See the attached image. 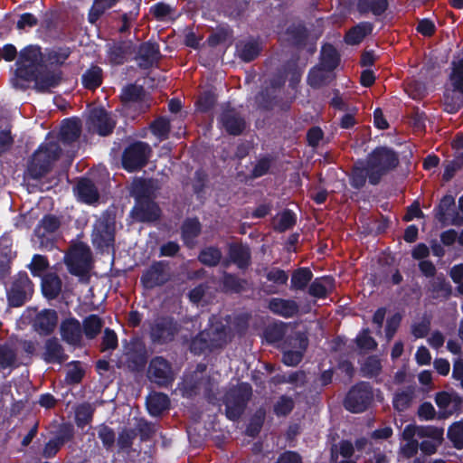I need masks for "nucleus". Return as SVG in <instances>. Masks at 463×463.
I'll use <instances>...</instances> for the list:
<instances>
[{
  "label": "nucleus",
  "mask_w": 463,
  "mask_h": 463,
  "mask_svg": "<svg viewBox=\"0 0 463 463\" xmlns=\"http://www.w3.org/2000/svg\"><path fill=\"white\" fill-rule=\"evenodd\" d=\"M397 163V156L390 148L378 147L373 150L368 158L366 166L370 183L377 184L381 176L394 168Z\"/></svg>",
  "instance_id": "f257e3e1"
},
{
  "label": "nucleus",
  "mask_w": 463,
  "mask_h": 463,
  "mask_svg": "<svg viewBox=\"0 0 463 463\" xmlns=\"http://www.w3.org/2000/svg\"><path fill=\"white\" fill-rule=\"evenodd\" d=\"M452 89H447L444 93L443 105L449 113H456L463 104V60L452 62V71L449 75Z\"/></svg>",
  "instance_id": "f03ea898"
},
{
  "label": "nucleus",
  "mask_w": 463,
  "mask_h": 463,
  "mask_svg": "<svg viewBox=\"0 0 463 463\" xmlns=\"http://www.w3.org/2000/svg\"><path fill=\"white\" fill-rule=\"evenodd\" d=\"M42 55L40 49L36 46L24 48L17 61L16 74L18 77L27 80H33L34 74L39 71Z\"/></svg>",
  "instance_id": "7ed1b4c3"
},
{
  "label": "nucleus",
  "mask_w": 463,
  "mask_h": 463,
  "mask_svg": "<svg viewBox=\"0 0 463 463\" xmlns=\"http://www.w3.org/2000/svg\"><path fill=\"white\" fill-rule=\"evenodd\" d=\"M58 146L54 143H50L40 148L33 154L29 172L34 178L42 176L49 168L52 162L58 157Z\"/></svg>",
  "instance_id": "20e7f679"
},
{
  "label": "nucleus",
  "mask_w": 463,
  "mask_h": 463,
  "mask_svg": "<svg viewBox=\"0 0 463 463\" xmlns=\"http://www.w3.org/2000/svg\"><path fill=\"white\" fill-rule=\"evenodd\" d=\"M65 262L71 273L82 275L90 269V252L82 243L74 245L65 256Z\"/></svg>",
  "instance_id": "39448f33"
},
{
  "label": "nucleus",
  "mask_w": 463,
  "mask_h": 463,
  "mask_svg": "<svg viewBox=\"0 0 463 463\" xmlns=\"http://www.w3.org/2000/svg\"><path fill=\"white\" fill-rule=\"evenodd\" d=\"M143 185L144 184L142 182H138L135 184L133 187V193L137 197L138 202L132 211V215L136 220L140 222L155 221L159 217L160 211L155 203L149 200H142L139 186Z\"/></svg>",
  "instance_id": "423d86ee"
},
{
  "label": "nucleus",
  "mask_w": 463,
  "mask_h": 463,
  "mask_svg": "<svg viewBox=\"0 0 463 463\" xmlns=\"http://www.w3.org/2000/svg\"><path fill=\"white\" fill-rule=\"evenodd\" d=\"M150 153L147 144L138 142L126 149L123 155V166L128 171H135L143 166L146 162Z\"/></svg>",
  "instance_id": "0eeeda50"
},
{
  "label": "nucleus",
  "mask_w": 463,
  "mask_h": 463,
  "mask_svg": "<svg viewBox=\"0 0 463 463\" xmlns=\"http://www.w3.org/2000/svg\"><path fill=\"white\" fill-rule=\"evenodd\" d=\"M372 399V393L367 384L362 383L354 387L347 394L345 406L352 412L364 411Z\"/></svg>",
  "instance_id": "6e6552de"
},
{
  "label": "nucleus",
  "mask_w": 463,
  "mask_h": 463,
  "mask_svg": "<svg viewBox=\"0 0 463 463\" xmlns=\"http://www.w3.org/2000/svg\"><path fill=\"white\" fill-rule=\"evenodd\" d=\"M250 388L247 383H241L237 391H232L226 396V413L230 419H235L241 413L243 404L249 399Z\"/></svg>",
  "instance_id": "1a4fd4ad"
},
{
  "label": "nucleus",
  "mask_w": 463,
  "mask_h": 463,
  "mask_svg": "<svg viewBox=\"0 0 463 463\" xmlns=\"http://www.w3.org/2000/svg\"><path fill=\"white\" fill-rule=\"evenodd\" d=\"M88 123L90 129L100 136L110 134L115 127V121L102 108H95L90 111Z\"/></svg>",
  "instance_id": "9d476101"
},
{
  "label": "nucleus",
  "mask_w": 463,
  "mask_h": 463,
  "mask_svg": "<svg viewBox=\"0 0 463 463\" xmlns=\"http://www.w3.org/2000/svg\"><path fill=\"white\" fill-rule=\"evenodd\" d=\"M443 430L432 426H419L418 438L428 439L420 445V449L426 454H432L443 439Z\"/></svg>",
  "instance_id": "9b49d317"
},
{
  "label": "nucleus",
  "mask_w": 463,
  "mask_h": 463,
  "mask_svg": "<svg viewBox=\"0 0 463 463\" xmlns=\"http://www.w3.org/2000/svg\"><path fill=\"white\" fill-rule=\"evenodd\" d=\"M148 377L158 385L165 386L173 381V373L170 365L165 359L156 357L150 363Z\"/></svg>",
  "instance_id": "f8f14e48"
},
{
  "label": "nucleus",
  "mask_w": 463,
  "mask_h": 463,
  "mask_svg": "<svg viewBox=\"0 0 463 463\" xmlns=\"http://www.w3.org/2000/svg\"><path fill=\"white\" fill-rule=\"evenodd\" d=\"M114 241V227L109 220H98L92 233L93 243L103 249L112 244Z\"/></svg>",
  "instance_id": "ddd939ff"
},
{
  "label": "nucleus",
  "mask_w": 463,
  "mask_h": 463,
  "mask_svg": "<svg viewBox=\"0 0 463 463\" xmlns=\"http://www.w3.org/2000/svg\"><path fill=\"white\" fill-rule=\"evenodd\" d=\"M33 285L26 275H21L8 293V299L13 306H21L27 296L32 294Z\"/></svg>",
  "instance_id": "4468645a"
},
{
  "label": "nucleus",
  "mask_w": 463,
  "mask_h": 463,
  "mask_svg": "<svg viewBox=\"0 0 463 463\" xmlns=\"http://www.w3.org/2000/svg\"><path fill=\"white\" fill-rule=\"evenodd\" d=\"M435 402L441 416L449 417L459 409L462 399L457 393L441 392L436 395Z\"/></svg>",
  "instance_id": "2eb2a0df"
},
{
  "label": "nucleus",
  "mask_w": 463,
  "mask_h": 463,
  "mask_svg": "<svg viewBox=\"0 0 463 463\" xmlns=\"http://www.w3.org/2000/svg\"><path fill=\"white\" fill-rule=\"evenodd\" d=\"M168 274L162 263L152 265L142 276V283L145 288H152L159 286L167 280Z\"/></svg>",
  "instance_id": "dca6fc26"
},
{
  "label": "nucleus",
  "mask_w": 463,
  "mask_h": 463,
  "mask_svg": "<svg viewBox=\"0 0 463 463\" xmlns=\"http://www.w3.org/2000/svg\"><path fill=\"white\" fill-rule=\"evenodd\" d=\"M175 327L171 320L161 319L151 328L153 341L164 343L171 340L175 335Z\"/></svg>",
  "instance_id": "f3484780"
},
{
  "label": "nucleus",
  "mask_w": 463,
  "mask_h": 463,
  "mask_svg": "<svg viewBox=\"0 0 463 463\" xmlns=\"http://www.w3.org/2000/svg\"><path fill=\"white\" fill-rule=\"evenodd\" d=\"M419 426L408 425L402 431V438L406 440V443L402 446V452L408 458L412 457L419 449L418 438Z\"/></svg>",
  "instance_id": "a211bd4d"
},
{
  "label": "nucleus",
  "mask_w": 463,
  "mask_h": 463,
  "mask_svg": "<svg viewBox=\"0 0 463 463\" xmlns=\"http://www.w3.org/2000/svg\"><path fill=\"white\" fill-rule=\"evenodd\" d=\"M58 321L57 314L53 310H43L34 321L35 329L41 334H49L56 326Z\"/></svg>",
  "instance_id": "6ab92c4d"
},
{
  "label": "nucleus",
  "mask_w": 463,
  "mask_h": 463,
  "mask_svg": "<svg viewBox=\"0 0 463 463\" xmlns=\"http://www.w3.org/2000/svg\"><path fill=\"white\" fill-rule=\"evenodd\" d=\"M61 332L63 339L71 345H76L81 337V328L78 320L67 319L61 326Z\"/></svg>",
  "instance_id": "aec40b11"
},
{
  "label": "nucleus",
  "mask_w": 463,
  "mask_h": 463,
  "mask_svg": "<svg viewBox=\"0 0 463 463\" xmlns=\"http://www.w3.org/2000/svg\"><path fill=\"white\" fill-rule=\"evenodd\" d=\"M42 290L48 298H56L61 290V281L53 273L46 274L42 279Z\"/></svg>",
  "instance_id": "412c9836"
},
{
  "label": "nucleus",
  "mask_w": 463,
  "mask_h": 463,
  "mask_svg": "<svg viewBox=\"0 0 463 463\" xmlns=\"http://www.w3.org/2000/svg\"><path fill=\"white\" fill-rule=\"evenodd\" d=\"M146 406L151 415L157 416L168 408V397L164 393H152L146 399Z\"/></svg>",
  "instance_id": "4be33fe9"
},
{
  "label": "nucleus",
  "mask_w": 463,
  "mask_h": 463,
  "mask_svg": "<svg viewBox=\"0 0 463 463\" xmlns=\"http://www.w3.org/2000/svg\"><path fill=\"white\" fill-rule=\"evenodd\" d=\"M221 121L225 129L232 135L240 134L244 128L243 120L238 117L234 110L225 111L221 118Z\"/></svg>",
  "instance_id": "5701e85b"
},
{
  "label": "nucleus",
  "mask_w": 463,
  "mask_h": 463,
  "mask_svg": "<svg viewBox=\"0 0 463 463\" xmlns=\"http://www.w3.org/2000/svg\"><path fill=\"white\" fill-rule=\"evenodd\" d=\"M269 309L283 317H291L298 311V306L294 301L280 298H273L269 304Z\"/></svg>",
  "instance_id": "b1692460"
},
{
  "label": "nucleus",
  "mask_w": 463,
  "mask_h": 463,
  "mask_svg": "<svg viewBox=\"0 0 463 463\" xmlns=\"http://www.w3.org/2000/svg\"><path fill=\"white\" fill-rule=\"evenodd\" d=\"M76 192L78 197L87 203H95L99 198L98 192L93 184L86 179L80 180L78 183Z\"/></svg>",
  "instance_id": "393cba45"
},
{
  "label": "nucleus",
  "mask_w": 463,
  "mask_h": 463,
  "mask_svg": "<svg viewBox=\"0 0 463 463\" xmlns=\"http://www.w3.org/2000/svg\"><path fill=\"white\" fill-rule=\"evenodd\" d=\"M334 288V280L330 277H323L313 281L309 288V292L317 298H323Z\"/></svg>",
  "instance_id": "a878e982"
},
{
  "label": "nucleus",
  "mask_w": 463,
  "mask_h": 463,
  "mask_svg": "<svg viewBox=\"0 0 463 463\" xmlns=\"http://www.w3.org/2000/svg\"><path fill=\"white\" fill-rule=\"evenodd\" d=\"M143 95V89L137 85H129L123 89L121 93V100L124 104V109L126 114L128 115L127 111L128 106L131 104L137 103Z\"/></svg>",
  "instance_id": "bb28decb"
},
{
  "label": "nucleus",
  "mask_w": 463,
  "mask_h": 463,
  "mask_svg": "<svg viewBox=\"0 0 463 463\" xmlns=\"http://www.w3.org/2000/svg\"><path fill=\"white\" fill-rule=\"evenodd\" d=\"M35 87L38 90L45 91L58 85L61 76L56 72H47L41 75L34 74Z\"/></svg>",
  "instance_id": "cd10ccee"
},
{
  "label": "nucleus",
  "mask_w": 463,
  "mask_h": 463,
  "mask_svg": "<svg viewBox=\"0 0 463 463\" xmlns=\"http://www.w3.org/2000/svg\"><path fill=\"white\" fill-rule=\"evenodd\" d=\"M80 124L76 119L64 120L61 128V137L63 142H71L80 135Z\"/></svg>",
  "instance_id": "c85d7f7f"
},
{
  "label": "nucleus",
  "mask_w": 463,
  "mask_h": 463,
  "mask_svg": "<svg viewBox=\"0 0 463 463\" xmlns=\"http://www.w3.org/2000/svg\"><path fill=\"white\" fill-rule=\"evenodd\" d=\"M372 31V25L363 23L351 29L345 35V41L349 44L359 43Z\"/></svg>",
  "instance_id": "c756f323"
},
{
  "label": "nucleus",
  "mask_w": 463,
  "mask_h": 463,
  "mask_svg": "<svg viewBox=\"0 0 463 463\" xmlns=\"http://www.w3.org/2000/svg\"><path fill=\"white\" fill-rule=\"evenodd\" d=\"M44 359L47 362H62L64 355L61 351V347L57 340L50 339L47 341L45 345Z\"/></svg>",
  "instance_id": "7c9ffc66"
},
{
  "label": "nucleus",
  "mask_w": 463,
  "mask_h": 463,
  "mask_svg": "<svg viewBox=\"0 0 463 463\" xmlns=\"http://www.w3.org/2000/svg\"><path fill=\"white\" fill-rule=\"evenodd\" d=\"M118 0H95L89 14V21L94 24L99 16L109 8L112 7Z\"/></svg>",
  "instance_id": "2f4dec72"
},
{
  "label": "nucleus",
  "mask_w": 463,
  "mask_h": 463,
  "mask_svg": "<svg viewBox=\"0 0 463 463\" xmlns=\"http://www.w3.org/2000/svg\"><path fill=\"white\" fill-rule=\"evenodd\" d=\"M387 7V0H359L358 8L361 12L382 14Z\"/></svg>",
  "instance_id": "473e14b6"
},
{
  "label": "nucleus",
  "mask_w": 463,
  "mask_h": 463,
  "mask_svg": "<svg viewBox=\"0 0 463 463\" xmlns=\"http://www.w3.org/2000/svg\"><path fill=\"white\" fill-rule=\"evenodd\" d=\"M230 256L240 268H243L248 264L250 259V251L246 246L236 245L231 247Z\"/></svg>",
  "instance_id": "72a5a7b5"
},
{
  "label": "nucleus",
  "mask_w": 463,
  "mask_h": 463,
  "mask_svg": "<svg viewBox=\"0 0 463 463\" xmlns=\"http://www.w3.org/2000/svg\"><path fill=\"white\" fill-rule=\"evenodd\" d=\"M200 232V224L197 220H188L183 225V239L187 245L194 243V239Z\"/></svg>",
  "instance_id": "f704fd0d"
},
{
  "label": "nucleus",
  "mask_w": 463,
  "mask_h": 463,
  "mask_svg": "<svg viewBox=\"0 0 463 463\" xmlns=\"http://www.w3.org/2000/svg\"><path fill=\"white\" fill-rule=\"evenodd\" d=\"M329 80V71L325 68H314L308 75V83L314 88H319Z\"/></svg>",
  "instance_id": "c9c22d12"
},
{
  "label": "nucleus",
  "mask_w": 463,
  "mask_h": 463,
  "mask_svg": "<svg viewBox=\"0 0 463 463\" xmlns=\"http://www.w3.org/2000/svg\"><path fill=\"white\" fill-rule=\"evenodd\" d=\"M295 222V214L290 211H284L276 216L274 220V226L277 230L283 232L291 228Z\"/></svg>",
  "instance_id": "e433bc0d"
},
{
  "label": "nucleus",
  "mask_w": 463,
  "mask_h": 463,
  "mask_svg": "<svg viewBox=\"0 0 463 463\" xmlns=\"http://www.w3.org/2000/svg\"><path fill=\"white\" fill-rule=\"evenodd\" d=\"M82 83L88 89H95L101 83V70L99 67H92L82 76Z\"/></svg>",
  "instance_id": "4c0bfd02"
},
{
  "label": "nucleus",
  "mask_w": 463,
  "mask_h": 463,
  "mask_svg": "<svg viewBox=\"0 0 463 463\" xmlns=\"http://www.w3.org/2000/svg\"><path fill=\"white\" fill-rule=\"evenodd\" d=\"M240 57L246 61H250L253 60L260 52L259 44L256 43H241L237 47Z\"/></svg>",
  "instance_id": "58836bf2"
},
{
  "label": "nucleus",
  "mask_w": 463,
  "mask_h": 463,
  "mask_svg": "<svg viewBox=\"0 0 463 463\" xmlns=\"http://www.w3.org/2000/svg\"><path fill=\"white\" fill-rule=\"evenodd\" d=\"M448 436L455 448H463V421L453 423L448 431Z\"/></svg>",
  "instance_id": "ea45409f"
},
{
  "label": "nucleus",
  "mask_w": 463,
  "mask_h": 463,
  "mask_svg": "<svg viewBox=\"0 0 463 463\" xmlns=\"http://www.w3.org/2000/svg\"><path fill=\"white\" fill-rule=\"evenodd\" d=\"M312 273L307 269L297 270L291 279V285L294 288L302 289L311 280Z\"/></svg>",
  "instance_id": "a19ab883"
},
{
  "label": "nucleus",
  "mask_w": 463,
  "mask_h": 463,
  "mask_svg": "<svg viewBox=\"0 0 463 463\" xmlns=\"http://www.w3.org/2000/svg\"><path fill=\"white\" fill-rule=\"evenodd\" d=\"M139 56L146 61L145 65L154 61L159 53L158 47L152 43H146L140 46Z\"/></svg>",
  "instance_id": "79ce46f5"
},
{
  "label": "nucleus",
  "mask_w": 463,
  "mask_h": 463,
  "mask_svg": "<svg viewBox=\"0 0 463 463\" xmlns=\"http://www.w3.org/2000/svg\"><path fill=\"white\" fill-rule=\"evenodd\" d=\"M102 326L100 319L97 316H90L84 321V332L89 338L96 336Z\"/></svg>",
  "instance_id": "37998d69"
},
{
  "label": "nucleus",
  "mask_w": 463,
  "mask_h": 463,
  "mask_svg": "<svg viewBox=\"0 0 463 463\" xmlns=\"http://www.w3.org/2000/svg\"><path fill=\"white\" fill-rule=\"evenodd\" d=\"M222 254L218 249L210 247L201 252L199 260L205 265L214 266L219 263Z\"/></svg>",
  "instance_id": "c03bdc74"
},
{
  "label": "nucleus",
  "mask_w": 463,
  "mask_h": 463,
  "mask_svg": "<svg viewBox=\"0 0 463 463\" xmlns=\"http://www.w3.org/2000/svg\"><path fill=\"white\" fill-rule=\"evenodd\" d=\"M411 399L412 391L411 390L397 392L393 398V406L397 411H402L410 406Z\"/></svg>",
  "instance_id": "a18cd8bd"
},
{
  "label": "nucleus",
  "mask_w": 463,
  "mask_h": 463,
  "mask_svg": "<svg viewBox=\"0 0 463 463\" xmlns=\"http://www.w3.org/2000/svg\"><path fill=\"white\" fill-rule=\"evenodd\" d=\"M455 203V199L452 195L444 196L438 207L436 217L442 223H447V213L451 206Z\"/></svg>",
  "instance_id": "49530a36"
},
{
  "label": "nucleus",
  "mask_w": 463,
  "mask_h": 463,
  "mask_svg": "<svg viewBox=\"0 0 463 463\" xmlns=\"http://www.w3.org/2000/svg\"><path fill=\"white\" fill-rule=\"evenodd\" d=\"M83 376V368L78 362L71 363L68 365L66 381L70 383H79Z\"/></svg>",
  "instance_id": "de8ad7c7"
},
{
  "label": "nucleus",
  "mask_w": 463,
  "mask_h": 463,
  "mask_svg": "<svg viewBox=\"0 0 463 463\" xmlns=\"http://www.w3.org/2000/svg\"><path fill=\"white\" fill-rule=\"evenodd\" d=\"M152 132L153 134L157 137L159 139H165L167 137L168 132H169V122L165 118H158L156 120L152 126Z\"/></svg>",
  "instance_id": "09e8293b"
},
{
  "label": "nucleus",
  "mask_w": 463,
  "mask_h": 463,
  "mask_svg": "<svg viewBox=\"0 0 463 463\" xmlns=\"http://www.w3.org/2000/svg\"><path fill=\"white\" fill-rule=\"evenodd\" d=\"M92 408L89 404L80 405L75 411V417L78 425L83 426L88 423L92 417Z\"/></svg>",
  "instance_id": "8fccbe9b"
},
{
  "label": "nucleus",
  "mask_w": 463,
  "mask_h": 463,
  "mask_svg": "<svg viewBox=\"0 0 463 463\" xmlns=\"http://www.w3.org/2000/svg\"><path fill=\"white\" fill-rule=\"evenodd\" d=\"M381 370V363L376 357H369L362 366V371L365 375H376Z\"/></svg>",
  "instance_id": "3c124183"
},
{
  "label": "nucleus",
  "mask_w": 463,
  "mask_h": 463,
  "mask_svg": "<svg viewBox=\"0 0 463 463\" xmlns=\"http://www.w3.org/2000/svg\"><path fill=\"white\" fill-rule=\"evenodd\" d=\"M14 354L13 350L7 346H0V368H6L14 362Z\"/></svg>",
  "instance_id": "603ef678"
},
{
  "label": "nucleus",
  "mask_w": 463,
  "mask_h": 463,
  "mask_svg": "<svg viewBox=\"0 0 463 463\" xmlns=\"http://www.w3.org/2000/svg\"><path fill=\"white\" fill-rule=\"evenodd\" d=\"M358 346L363 350H371L376 346L375 341L369 335L367 330H364L356 338Z\"/></svg>",
  "instance_id": "864d4df0"
},
{
  "label": "nucleus",
  "mask_w": 463,
  "mask_h": 463,
  "mask_svg": "<svg viewBox=\"0 0 463 463\" xmlns=\"http://www.w3.org/2000/svg\"><path fill=\"white\" fill-rule=\"evenodd\" d=\"M335 58H336V52H335V50L332 46L328 45V46L323 47V50H322L323 63L329 70H331L335 66Z\"/></svg>",
  "instance_id": "5fc2aeb1"
},
{
  "label": "nucleus",
  "mask_w": 463,
  "mask_h": 463,
  "mask_svg": "<svg viewBox=\"0 0 463 463\" xmlns=\"http://www.w3.org/2000/svg\"><path fill=\"white\" fill-rule=\"evenodd\" d=\"M151 10L154 15L161 20L170 18L173 14L171 7L165 4L155 5Z\"/></svg>",
  "instance_id": "6e6d98bb"
},
{
  "label": "nucleus",
  "mask_w": 463,
  "mask_h": 463,
  "mask_svg": "<svg viewBox=\"0 0 463 463\" xmlns=\"http://www.w3.org/2000/svg\"><path fill=\"white\" fill-rule=\"evenodd\" d=\"M46 267H47L46 260L43 256H40V255L34 256L30 264L31 271L34 276H40L41 272Z\"/></svg>",
  "instance_id": "4d7b16f0"
},
{
  "label": "nucleus",
  "mask_w": 463,
  "mask_h": 463,
  "mask_svg": "<svg viewBox=\"0 0 463 463\" xmlns=\"http://www.w3.org/2000/svg\"><path fill=\"white\" fill-rule=\"evenodd\" d=\"M293 408V402L289 398H281L275 406V411L279 415H286Z\"/></svg>",
  "instance_id": "13d9d810"
},
{
  "label": "nucleus",
  "mask_w": 463,
  "mask_h": 463,
  "mask_svg": "<svg viewBox=\"0 0 463 463\" xmlns=\"http://www.w3.org/2000/svg\"><path fill=\"white\" fill-rule=\"evenodd\" d=\"M118 338L113 331L106 329L103 336V350L114 349L117 346Z\"/></svg>",
  "instance_id": "bf43d9fd"
},
{
  "label": "nucleus",
  "mask_w": 463,
  "mask_h": 463,
  "mask_svg": "<svg viewBox=\"0 0 463 463\" xmlns=\"http://www.w3.org/2000/svg\"><path fill=\"white\" fill-rule=\"evenodd\" d=\"M366 175L368 176V175L366 174V168L362 169V168L356 166L354 169V173L352 175V184L357 188L361 187L365 183Z\"/></svg>",
  "instance_id": "052dcab7"
},
{
  "label": "nucleus",
  "mask_w": 463,
  "mask_h": 463,
  "mask_svg": "<svg viewBox=\"0 0 463 463\" xmlns=\"http://www.w3.org/2000/svg\"><path fill=\"white\" fill-rule=\"evenodd\" d=\"M450 276L458 284V291L463 294V265H456L451 269Z\"/></svg>",
  "instance_id": "680f3d73"
},
{
  "label": "nucleus",
  "mask_w": 463,
  "mask_h": 463,
  "mask_svg": "<svg viewBox=\"0 0 463 463\" xmlns=\"http://www.w3.org/2000/svg\"><path fill=\"white\" fill-rule=\"evenodd\" d=\"M302 358L301 351H288L283 354V362L287 365H296L298 364Z\"/></svg>",
  "instance_id": "e2e57ef3"
},
{
  "label": "nucleus",
  "mask_w": 463,
  "mask_h": 463,
  "mask_svg": "<svg viewBox=\"0 0 463 463\" xmlns=\"http://www.w3.org/2000/svg\"><path fill=\"white\" fill-rule=\"evenodd\" d=\"M415 359L419 364L425 365L430 363L431 355L425 346H420L415 354Z\"/></svg>",
  "instance_id": "0e129e2a"
},
{
  "label": "nucleus",
  "mask_w": 463,
  "mask_h": 463,
  "mask_svg": "<svg viewBox=\"0 0 463 463\" xmlns=\"http://www.w3.org/2000/svg\"><path fill=\"white\" fill-rule=\"evenodd\" d=\"M36 23L37 19L32 14L26 13L21 15L17 23V27L19 29H24L25 27H32L35 25Z\"/></svg>",
  "instance_id": "69168bd1"
},
{
  "label": "nucleus",
  "mask_w": 463,
  "mask_h": 463,
  "mask_svg": "<svg viewBox=\"0 0 463 463\" xmlns=\"http://www.w3.org/2000/svg\"><path fill=\"white\" fill-rule=\"evenodd\" d=\"M268 279L278 284H285L288 280V275L283 270L275 269L268 273Z\"/></svg>",
  "instance_id": "338daca9"
},
{
  "label": "nucleus",
  "mask_w": 463,
  "mask_h": 463,
  "mask_svg": "<svg viewBox=\"0 0 463 463\" xmlns=\"http://www.w3.org/2000/svg\"><path fill=\"white\" fill-rule=\"evenodd\" d=\"M277 463H301V458L295 452H286L279 458Z\"/></svg>",
  "instance_id": "774afa93"
}]
</instances>
